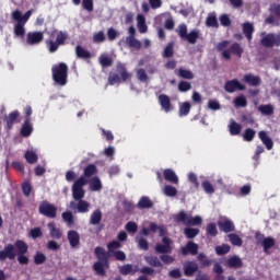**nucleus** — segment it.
<instances>
[{"label":"nucleus","instance_id":"f257e3e1","mask_svg":"<svg viewBox=\"0 0 280 280\" xmlns=\"http://www.w3.org/2000/svg\"><path fill=\"white\" fill-rule=\"evenodd\" d=\"M94 255L97 259V261L93 265L94 272H96V275L100 277H106V270L107 268H110V255H108L106 249L101 246L95 247Z\"/></svg>","mask_w":280,"mask_h":280},{"label":"nucleus","instance_id":"f03ea898","mask_svg":"<svg viewBox=\"0 0 280 280\" xmlns=\"http://www.w3.org/2000/svg\"><path fill=\"white\" fill-rule=\"evenodd\" d=\"M32 10L26 11L24 15L20 10H15L12 12L11 18L12 21L15 22L13 26V33L16 38L25 37V25L27 24V21H30V19L32 18Z\"/></svg>","mask_w":280,"mask_h":280},{"label":"nucleus","instance_id":"7ed1b4c3","mask_svg":"<svg viewBox=\"0 0 280 280\" xmlns=\"http://www.w3.org/2000/svg\"><path fill=\"white\" fill-rule=\"evenodd\" d=\"M231 45L230 40H223L217 44V51H221L222 58L224 60H231V54L237 56V58H242V54H244V48L240 43H233L229 49H226Z\"/></svg>","mask_w":280,"mask_h":280},{"label":"nucleus","instance_id":"20e7f679","mask_svg":"<svg viewBox=\"0 0 280 280\" xmlns=\"http://www.w3.org/2000/svg\"><path fill=\"white\" fill-rule=\"evenodd\" d=\"M52 80L59 86H67L69 78V67L65 62H60L51 68Z\"/></svg>","mask_w":280,"mask_h":280},{"label":"nucleus","instance_id":"39448f33","mask_svg":"<svg viewBox=\"0 0 280 280\" xmlns=\"http://www.w3.org/2000/svg\"><path fill=\"white\" fill-rule=\"evenodd\" d=\"M116 71L117 73H109L108 84L110 86H115V84H119V82H126L132 78V74L128 72L126 66L121 62H117Z\"/></svg>","mask_w":280,"mask_h":280},{"label":"nucleus","instance_id":"423d86ee","mask_svg":"<svg viewBox=\"0 0 280 280\" xmlns=\"http://www.w3.org/2000/svg\"><path fill=\"white\" fill-rule=\"evenodd\" d=\"M54 34H57L56 40L46 39V47H47L49 54H56V51H58L60 46L66 45L67 39L69 38V34H67V32L52 31L51 36H54Z\"/></svg>","mask_w":280,"mask_h":280},{"label":"nucleus","instance_id":"0eeeda50","mask_svg":"<svg viewBox=\"0 0 280 280\" xmlns=\"http://www.w3.org/2000/svg\"><path fill=\"white\" fill-rule=\"evenodd\" d=\"M177 34L182 40H187L189 45H196L200 38V31L198 30H191L189 33H187V24H179Z\"/></svg>","mask_w":280,"mask_h":280},{"label":"nucleus","instance_id":"6e6552de","mask_svg":"<svg viewBox=\"0 0 280 280\" xmlns=\"http://www.w3.org/2000/svg\"><path fill=\"white\" fill-rule=\"evenodd\" d=\"M256 244L262 247L265 255H270V248H275L277 241L272 236H265L261 232L255 233Z\"/></svg>","mask_w":280,"mask_h":280},{"label":"nucleus","instance_id":"1a4fd4ad","mask_svg":"<svg viewBox=\"0 0 280 280\" xmlns=\"http://www.w3.org/2000/svg\"><path fill=\"white\" fill-rule=\"evenodd\" d=\"M38 213L44 218L55 220L58 217V207L47 200H43L39 202Z\"/></svg>","mask_w":280,"mask_h":280},{"label":"nucleus","instance_id":"9d476101","mask_svg":"<svg viewBox=\"0 0 280 280\" xmlns=\"http://www.w3.org/2000/svg\"><path fill=\"white\" fill-rule=\"evenodd\" d=\"M84 185H89V179L79 177L72 185V198L73 200H83L85 196Z\"/></svg>","mask_w":280,"mask_h":280},{"label":"nucleus","instance_id":"9b49d317","mask_svg":"<svg viewBox=\"0 0 280 280\" xmlns=\"http://www.w3.org/2000/svg\"><path fill=\"white\" fill-rule=\"evenodd\" d=\"M15 248H16V253H18V261L21 266H27V264H30V257H27V250H28V246L27 243H25L22 240H18L15 241Z\"/></svg>","mask_w":280,"mask_h":280},{"label":"nucleus","instance_id":"f8f14e48","mask_svg":"<svg viewBox=\"0 0 280 280\" xmlns=\"http://www.w3.org/2000/svg\"><path fill=\"white\" fill-rule=\"evenodd\" d=\"M260 45L267 49H271L272 47H280V33H262Z\"/></svg>","mask_w":280,"mask_h":280},{"label":"nucleus","instance_id":"ddd939ff","mask_svg":"<svg viewBox=\"0 0 280 280\" xmlns=\"http://www.w3.org/2000/svg\"><path fill=\"white\" fill-rule=\"evenodd\" d=\"M129 36L126 37V45L129 47V49H136L139 51L142 47L141 40L135 38V35L137 34V30L135 26H130L129 30Z\"/></svg>","mask_w":280,"mask_h":280},{"label":"nucleus","instance_id":"4468645a","mask_svg":"<svg viewBox=\"0 0 280 280\" xmlns=\"http://www.w3.org/2000/svg\"><path fill=\"white\" fill-rule=\"evenodd\" d=\"M16 243L14 245L8 244L4 246L3 250H0V261H5V259H16Z\"/></svg>","mask_w":280,"mask_h":280},{"label":"nucleus","instance_id":"2eb2a0df","mask_svg":"<svg viewBox=\"0 0 280 280\" xmlns=\"http://www.w3.org/2000/svg\"><path fill=\"white\" fill-rule=\"evenodd\" d=\"M155 253L159 255H170V253H172V238L164 236L162 238V244L158 243L155 245Z\"/></svg>","mask_w":280,"mask_h":280},{"label":"nucleus","instance_id":"dca6fc26","mask_svg":"<svg viewBox=\"0 0 280 280\" xmlns=\"http://www.w3.org/2000/svg\"><path fill=\"white\" fill-rule=\"evenodd\" d=\"M70 209H72V211H77L78 213H89V209H91V203L83 199L70 201Z\"/></svg>","mask_w":280,"mask_h":280},{"label":"nucleus","instance_id":"f3484780","mask_svg":"<svg viewBox=\"0 0 280 280\" xmlns=\"http://www.w3.org/2000/svg\"><path fill=\"white\" fill-rule=\"evenodd\" d=\"M224 91L226 93H235V91H246V85L240 83V80H229L224 84Z\"/></svg>","mask_w":280,"mask_h":280},{"label":"nucleus","instance_id":"a211bd4d","mask_svg":"<svg viewBox=\"0 0 280 280\" xmlns=\"http://www.w3.org/2000/svg\"><path fill=\"white\" fill-rule=\"evenodd\" d=\"M217 224L222 233H234L235 231V223L229 218L220 219Z\"/></svg>","mask_w":280,"mask_h":280},{"label":"nucleus","instance_id":"6ab92c4d","mask_svg":"<svg viewBox=\"0 0 280 280\" xmlns=\"http://www.w3.org/2000/svg\"><path fill=\"white\" fill-rule=\"evenodd\" d=\"M158 102L164 113H172V110H174V106H172V100L167 94H160Z\"/></svg>","mask_w":280,"mask_h":280},{"label":"nucleus","instance_id":"aec40b11","mask_svg":"<svg viewBox=\"0 0 280 280\" xmlns=\"http://www.w3.org/2000/svg\"><path fill=\"white\" fill-rule=\"evenodd\" d=\"M44 38L45 35L43 32H28L26 35V43L28 45H40Z\"/></svg>","mask_w":280,"mask_h":280},{"label":"nucleus","instance_id":"412c9836","mask_svg":"<svg viewBox=\"0 0 280 280\" xmlns=\"http://www.w3.org/2000/svg\"><path fill=\"white\" fill-rule=\"evenodd\" d=\"M67 240L70 244V248H78L80 246V233L75 230H70L67 233Z\"/></svg>","mask_w":280,"mask_h":280},{"label":"nucleus","instance_id":"4be33fe9","mask_svg":"<svg viewBox=\"0 0 280 280\" xmlns=\"http://www.w3.org/2000/svg\"><path fill=\"white\" fill-rule=\"evenodd\" d=\"M258 138L260 139L261 143L265 144L267 150H272V148H275V142L272 141V138H270V136H268V132H266L265 130L258 132Z\"/></svg>","mask_w":280,"mask_h":280},{"label":"nucleus","instance_id":"5701e85b","mask_svg":"<svg viewBox=\"0 0 280 280\" xmlns=\"http://www.w3.org/2000/svg\"><path fill=\"white\" fill-rule=\"evenodd\" d=\"M198 255V244L189 241L186 246L182 247V255L187 256V255Z\"/></svg>","mask_w":280,"mask_h":280},{"label":"nucleus","instance_id":"b1692460","mask_svg":"<svg viewBox=\"0 0 280 280\" xmlns=\"http://www.w3.org/2000/svg\"><path fill=\"white\" fill-rule=\"evenodd\" d=\"M243 82L249 86H259L261 84V78L247 73L243 77Z\"/></svg>","mask_w":280,"mask_h":280},{"label":"nucleus","instance_id":"393cba45","mask_svg":"<svg viewBox=\"0 0 280 280\" xmlns=\"http://www.w3.org/2000/svg\"><path fill=\"white\" fill-rule=\"evenodd\" d=\"M198 272V264L194 261H188L184 265V275L186 277H194Z\"/></svg>","mask_w":280,"mask_h":280},{"label":"nucleus","instance_id":"a878e982","mask_svg":"<svg viewBox=\"0 0 280 280\" xmlns=\"http://www.w3.org/2000/svg\"><path fill=\"white\" fill-rule=\"evenodd\" d=\"M164 179L167 180V183H172L173 185H178V175H176V172L172 168H166L163 172Z\"/></svg>","mask_w":280,"mask_h":280},{"label":"nucleus","instance_id":"bb28decb","mask_svg":"<svg viewBox=\"0 0 280 280\" xmlns=\"http://www.w3.org/2000/svg\"><path fill=\"white\" fill-rule=\"evenodd\" d=\"M75 56L80 60H91L92 58L91 51L86 50V48L82 47L81 45L75 47Z\"/></svg>","mask_w":280,"mask_h":280},{"label":"nucleus","instance_id":"cd10ccee","mask_svg":"<svg viewBox=\"0 0 280 280\" xmlns=\"http://www.w3.org/2000/svg\"><path fill=\"white\" fill-rule=\"evenodd\" d=\"M139 272V267L132 266L130 264L124 265L119 267V273L122 276H128V275H137Z\"/></svg>","mask_w":280,"mask_h":280},{"label":"nucleus","instance_id":"c85d7f7f","mask_svg":"<svg viewBox=\"0 0 280 280\" xmlns=\"http://www.w3.org/2000/svg\"><path fill=\"white\" fill-rule=\"evenodd\" d=\"M20 115L21 114L19 113V110H13L9 114V117L5 118L7 128L9 130L12 129V126H14V124H19Z\"/></svg>","mask_w":280,"mask_h":280},{"label":"nucleus","instance_id":"c756f323","mask_svg":"<svg viewBox=\"0 0 280 280\" xmlns=\"http://www.w3.org/2000/svg\"><path fill=\"white\" fill-rule=\"evenodd\" d=\"M228 268H234L237 270V268H242L244 266V262L242 261V258L240 256H232L226 260Z\"/></svg>","mask_w":280,"mask_h":280},{"label":"nucleus","instance_id":"7c9ffc66","mask_svg":"<svg viewBox=\"0 0 280 280\" xmlns=\"http://www.w3.org/2000/svg\"><path fill=\"white\" fill-rule=\"evenodd\" d=\"M255 33V26L253 23L246 22L243 24V34L247 38L248 43L253 40V34Z\"/></svg>","mask_w":280,"mask_h":280},{"label":"nucleus","instance_id":"2f4dec72","mask_svg":"<svg viewBox=\"0 0 280 280\" xmlns=\"http://www.w3.org/2000/svg\"><path fill=\"white\" fill-rule=\"evenodd\" d=\"M48 229L50 233V237L52 240H60L62 237V230L56 226V223L50 222L48 223Z\"/></svg>","mask_w":280,"mask_h":280},{"label":"nucleus","instance_id":"473e14b6","mask_svg":"<svg viewBox=\"0 0 280 280\" xmlns=\"http://www.w3.org/2000/svg\"><path fill=\"white\" fill-rule=\"evenodd\" d=\"M95 174H97V166L95 164H89L84 167L83 175H81L80 178L84 177L86 180V178H91V176H95Z\"/></svg>","mask_w":280,"mask_h":280},{"label":"nucleus","instance_id":"72a5a7b5","mask_svg":"<svg viewBox=\"0 0 280 280\" xmlns=\"http://www.w3.org/2000/svg\"><path fill=\"white\" fill-rule=\"evenodd\" d=\"M144 261H147L151 268H163V262H161L158 256H144Z\"/></svg>","mask_w":280,"mask_h":280},{"label":"nucleus","instance_id":"f704fd0d","mask_svg":"<svg viewBox=\"0 0 280 280\" xmlns=\"http://www.w3.org/2000/svg\"><path fill=\"white\" fill-rule=\"evenodd\" d=\"M137 207L138 209H152V207H154V202L150 200V197L143 196L140 198Z\"/></svg>","mask_w":280,"mask_h":280},{"label":"nucleus","instance_id":"c9c22d12","mask_svg":"<svg viewBox=\"0 0 280 280\" xmlns=\"http://www.w3.org/2000/svg\"><path fill=\"white\" fill-rule=\"evenodd\" d=\"M61 218L63 222H66L67 226L71 229L75 224V217H73V212L65 211L61 213Z\"/></svg>","mask_w":280,"mask_h":280},{"label":"nucleus","instance_id":"e433bc0d","mask_svg":"<svg viewBox=\"0 0 280 280\" xmlns=\"http://www.w3.org/2000/svg\"><path fill=\"white\" fill-rule=\"evenodd\" d=\"M102 222V210L96 209L92 212L90 217V224L97 226Z\"/></svg>","mask_w":280,"mask_h":280},{"label":"nucleus","instance_id":"4c0bfd02","mask_svg":"<svg viewBox=\"0 0 280 280\" xmlns=\"http://www.w3.org/2000/svg\"><path fill=\"white\" fill-rule=\"evenodd\" d=\"M229 131L232 137H236L242 132V125L232 119L229 125Z\"/></svg>","mask_w":280,"mask_h":280},{"label":"nucleus","instance_id":"58836bf2","mask_svg":"<svg viewBox=\"0 0 280 280\" xmlns=\"http://www.w3.org/2000/svg\"><path fill=\"white\" fill-rule=\"evenodd\" d=\"M138 30L140 34L148 32V24H145V16L143 14L137 15Z\"/></svg>","mask_w":280,"mask_h":280},{"label":"nucleus","instance_id":"ea45409f","mask_svg":"<svg viewBox=\"0 0 280 280\" xmlns=\"http://www.w3.org/2000/svg\"><path fill=\"white\" fill-rule=\"evenodd\" d=\"M190 112H191L190 102H184L179 105V110H178L179 117H187V115H189Z\"/></svg>","mask_w":280,"mask_h":280},{"label":"nucleus","instance_id":"a19ab883","mask_svg":"<svg viewBox=\"0 0 280 280\" xmlns=\"http://www.w3.org/2000/svg\"><path fill=\"white\" fill-rule=\"evenodd\" d=\"M88 183H90L91 191H102V180H100V177H92Z\"/></svg>","mask_w":280,"mask_h":280},{"label":"nucleus","instance_id":"79ce46f5","mask_svg":"<svg viewBox=\"0 0 280 280\" xmlns=\"http://www.w3.org/2000/svg\"><path fill=\"white\" fill-rule=\"evenodd\" d=\"M259 113L261 115H266L267 117H270V115H275V106L272 104L267 105H260L258 107Z\"/></svg>","mask_w":280,"mask_h":280},{"label":"nucleus","instance_id":"37998d69","mask_svg":"<svg viewBox=\"0 0 280 280\" xmlns=\"http://www.w3.org/2000/svg\"><path fill=\"white\" fill-rule=\"evenodd\" d=\"M206 234L208 235V237H217L218 225H215V223H208L206 226Z\"/></svg>","mask_w":280,"mask_h":280},{"label":"nucleus","instance_id":"c03bdc74","mask_svg":"<svg viewBox=\"0 0 280 280\" xmlns=\"http://www.w3.org/2000/svg\"><path fill=\"white\" fill-rule=\"evenodd\" d=\"M24 159L30 163V165H34V163L38 162V154H36L34 151H26Z\"/></svg>","mask_w":280,"mask_h":280},{"label":"nucleus","instance_id":"a18cd8bd","mask_svg":"<svg viewBox=\"0 0 280 280\" xmlns=\"http://www.w3.org/2000/svg\"><path fill=\"white\" fill-rule=\"evenodd\" d=\"M177 75L183 80H194V72H191V70H185L183 68H179L177 70Z\"/></svg>","mask_w":280,"mask_h":280},{"label":"nucleus","instance_id":"49530a36","mask_svg":"<svg viewBox=\"0 0 280 280\" xmlns=\"http://www.w3.org/2000/svg\"><path fill=\"white\" fill-rule=\"evenodd\" d=\"M200 233V230L195 228H186L184 230V235L187 237V240H194V237H197Z\"/></svg>","mask_w":280,"mask_h":280},{"label":"nucleus","instance_id":"de8ad7c7","mask_svg":"<svg viewBox=\"0 0 280 280\" xmlns=\"http://www.w3.org/2000/svg\"><path fill=\"white\" fill-rule=\"evenodd\" d=\"M32 126L30 125V118H27L22 128H21V135L22 137H30L32 135Z\"/></svg>","mask_w":280,"mask_h":280},{"label":"nucleus","instance_id":"09e8293b","mask_svg":"<svg viewBox=\"0 0 280 280\" xmlns=\"http://www.w3.org/2000/svg\"><path fill=\"white\" fill-rule=\"evenodd\" d=\"M98 62L103 68L113 67V58L106 55H101L98 58Z\"/></svg>","mask_w":280,"mask_h":280},{"label":"nucleus","instance_id":"8fccbe9b","mask_svg":"<svg viewBox=\"0 0 280 280\" xmlns=\"http://www.w3.org/2000/svg\"><path fill=\"white\" fill-rule=\"evenodd\" d=\"M255 135H257V131H255V129L247 128L243 133V139L244 141L250 142L255 139Z\"/></svg>","mask_w":280,"mask_h":280},{"label":"nucleus","instance_id":"3c124183","mask_svg":"<svg viewBox=\"0 0 280 280\" xmlns=\"http://www.w3.org/2000/svg\"><path fill=\"white\" fill-rule=\"evenodd\" d=\"M228 237L232 246H242L243 241H242V237H240V235L235 233H231L228 235Z\"/></svg>","mask_w":280,"mask_h":280},{"label":"nucleus","instance_id":"603ef678","mask_svg":"<svg viewBox=\"0 0 280 280\" xmlns=\"http://www.w3.org/2000/svg\"><path fill=\"white\" fill-rule=\"evenodd\" d=\"M47 261V256L40 252H36L34 256V264L36 266H43Z\"/></svg>","mask_w":280,"mask_h":280},{"label":"nucleus","instance_id":"864d4df0","mask_svg":"<svg viewBox=\"0 0 280 280\" xmlns=\"http://www.w3.org/2000/svg\"><path fill=\"white\" fill-rule=\"evenodd\" d=\"M217 255H229L231 253V246L229 244H222L215 247Z\"/></svg>","mask_w":280,"mask_h":280},{"label":"nucleus","instance_id":"5fc2aeb1","mask_svg":"<svg viewBox=\"0 0 280 280\" xmlns=\"http://www.w3.org/2000/svg\"><path fill=\"white\" fill-rule=\"evenodd\" d=\"M137 244L140 250H150V243L144 237H137Z\"/></svg>","mask_w":280,"mask_h":280},{"label":"nucleus","instance_id":"6e6d98bb","mask_svg":"<svg viewBox=\"0 0 280 280\" xmlns=\"http://www.w3.org/2000/svg\"><path fill=\"white\" fill-rule=\"evenodd\" d=\"M201 187L206 194H215V188L213 187V184H211V182L209 180H203L201 183Z\"/></svg>","mask_w":280,"mask_h":280},{"label":"nucleus","instance_id":"4d7b16f0","mask_svg":"<svg viewBox=\"0 0 280 280\" xmlns=\"http://www.w3.org/2000/svg\"><path fill=\"white\" fill-rule=\"evenodd\" d=\"M164 194L165 196H167L168 198H174L175 196H177L178 190L176 189V187L172 186V185H166L164 187Z\"/></svg>","mask_w":280,"mask_h":280},{"label":"nucleus","instance_id":"13d9d810","mask_svg":"<svg viewBox=\"0 0 280 280\" xmlns=\"http://www.w3.org/2000/svg\"><path fill=\"white\" fill-rule=\"evenodd\" d=\"M175 220L176 222H183V224H186V226L189 224V215L186 214L183 210L178 212Z\"/></svg>","mask_w":280,"mask_h":280},{"label":"nucleus","instance_id":"bf43d9fd","mask_svg":"<svg viewBox=\"0 0 280 280\" xmlns=\"http://www.w3.org/2000/svg\"><path fill=\"white\" fill-rule=\"evenodd\" d=\"M177 89L179 93H187V91H191V83L187 81H179Z\"/></svg>","mask_w":280,"mask_h":280},{"label":"nucleus","instance_id":"052dcab7","mask_svg":"<svg viewBox=\"0 0 280 280\" xmlns=\"http://www.w3.org/2000/svg\"><path fill=\"white\" fill-rule=\"evenodd\" d=\"M234 104L238 108H246V106H248V101H246V97L244 96H237L234 100Z\"/></svg>","mask_w":280,"mask_h":280},{"label":"nucleus","instance_id":"680f3d73","mask_svg":"<svg viewBox=\"0 0 280 280\" xmlns=\"http://www.w3.org/2000/svg\"><path fill=\"white\" fill-rule=\"evenodd\" d=\"M174 56V44L168 43L164 48L163 58H172Z\"/></svg>","mask_w":280,"mask_h":280},{"label":"nucleus","instance_id":"e2e57ef3","mask_svg":"<svg viewBox=\"0 0 280 280\" xmlns=\"http://www.w3.org/2000/svg\"><path fill=\"white\" fill-rule=\"evenodd\" d=\"M22 194L26 196V198L32 196V184H30V182L22 183Z\"/></svg>","mask_w":280,"mask_h":280},{"label":"nucleus","instance_id":"0e129e2a","mask_svg":"<svg viewBox=\"0 0 280 280\" xmlns=\"http://www.w3.org/2000/svg\"><path fill=\"white\" fill-rule=\"evenodd\" d=\"M125 229H126V231H127L128 233L135 234V233H137V231H139V225H137L136 222L129 221V222L126 224Z\"/></svg>","mask_w":280,"mask_h":280},{"label":"nucleus","instance_id":"69168bd1","mask_svg":"<svg viewBox=\"0 0 280 280\" xmlns=\"http://www.w3.org/2000/svg\"><path fill=\"white\" fill-rule=\"evenodd\" d=\"M119 248H121V243L119 241H112L107 244L108 253H114V250Z\"/></svg>","mask_w":280,"mask_h":280},{"label":"nucleus","instance_id":"338daca9","mask_svg":"<svg viewBox=\"0 0 280 280\" xmlns=\"http://www.w3.org/2000/svg\"><path fill=\"white\" fill-rule=\"evenodd\" d=\"M206 25L208 27H219L218 18H215V15L208 16L206 20Z\"/></svg>","mask_w":280,"mask_h":280},{"label":"nucleus","instance_id":"774afa93","mask_svg":"<svg viewBox=\"0 0 280 280\" xmlns=\"http://www.w3.org/2000/svg\"><path fill=\"white\" fill-rule=\"evenodd\" d=\"M93 40L95 43H104L106 40V35L104 34V31H100L93 35Z\"/></svg>","mask_w":280,"mask_h":280}]
</instances>
